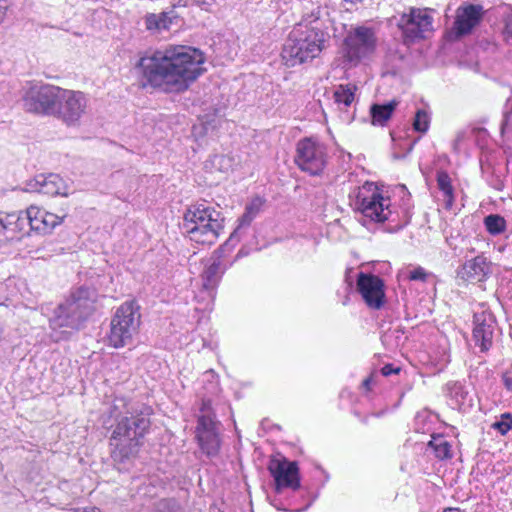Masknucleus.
<instances>
[{"label": "nucleus", "instance_id": "nucleus-1", "mask_svg": "<svg viewBox=\"0 0 512 512\" xmlns=\"http://www.w3.org/2000/svg\"><path fill=\"white\" fill-rule=\"evenodd\" d=\"M204 54L197 48L170 45L141 57L136 64L143 79V87L151 86L166 93L186 91L205 69Z\"/></svg>", "mask_w": 512, "mask_h": 512}, {"label": "nucleus", "instance_id": "nucleus-2", "mask_svg": "<svg viewBox=\"0 0 512 512\" xmlns=\"http://www.w3.org/2000/svg\"><path fill=\"white\" fill-rule=\"evenodd\" d=\"M150 414L147 408L116 418L109 446L111 459L119 471L128 470L138 457L151 427Z\"/></svg>", "mask_w": 512, "mask_h": 512}, {"label": "nucleus", "instance_id": "nucleus-3", "mask_svg": "<svg viewBox=\"0 0 512 512\" xmlns=\"http://www.w3.org/2000/svg\"><path fill=\"white\" fill-rule=\"evenodd\" d=\"M349 200L354 212L360 214L358 221L367 228L370 224H383L388 221L395 223L393 228L387 229L392 233L403 229L409 222L399 221L398 213L391 208L390 199L385 198L372 182H365L361 187H356L349 194Z\"/></svg>", "mask_w": 512, "mask_h": 512}, {"label": "nucleus", "instance_id": "nucleus-4", "mask_svg": "<svg viewBox=\"0 0 512 512\" xmlns=\"http://www.w3.org/2000/svg\"><path fill=\"white\" fill-rule=\"evenodd\" d=\"M329 41V32H323L318 27L303 28V23H299L289 33L283 45L282 60L287 67L312 61L326 48Z\"/></svg>", "mask_w": 512, "mask_h": 512}, {"label": "nucleus", "instance_id": "nucleus-5", "mask_svg": "<svg viewBox=\"0 0 512 512\" xmlns=\"http://www.w3.org/2000/svg\"><path fill=\"white\" fill-rule=\"evenodd\" d=\"M221 211L201 200L188 206L183 215L181 228L190 240L201 244H213L224 229Z\"/></svg>", "mask_w": 512, "mask_h": 512}, {"label": "nucleus", "instance_id": "nucleus-6", "mask_svg": "<svg viewBox=\"0 0 512 512\" xmlns=\"http://www.w3.org/2000/svg\"><path fill=\"white\" fill-rule=\"evenodd\" d=\"M96 289L80 286L73 290L67 300L60 304L50 320L53 328L79 330L96 310Z\"/></svg>", "mask_w": 512, "mask_h": 512}, {"label": "nucleus", "instance_id": "nucleus-7", "mask_svg": "<svg viewBox=\"0 0 512 512\" xmlns=\"http://www.w3.org/2000/svg\"><path fill=\"white\" fill-rule=\"evenodd\" d=\"M140 318L139 306L135 301L122 303L111 318L108 344L116 349L132 344L133 336L140 326Z\"/></svg>", "mask_w": 512, "mask_h": 512}, {"label": "nucleus", "instance_id": "nucleus-8", "mask_svg": "<svg viewBox=\"0 0 512 512\" xmlns=\"http://www.w3.org/2000/svg\"><path fill=\"white\" fill-rule=\"evenodd\" d=\"M60 89L50 84L32 85L22 96L23 109L28 113L54 117Z\"/></svg>", "mask_w": 512, "mask_h": 512}, {"label": "nucleus", "instance_id": "nucleus-9", "mask_svg": "<svg viewBox=\"0 0 512 512\" xmlns=\"http://www.w3.org/2000/svg\"><path fill=\"white\" fill-rule=\"evenodd\" d=\"M432 11L427 8L410 7L407 13L401 14L396 24L402 32L405 44L424 39L426 32L433 31Z\"/></svg>", "mask_w": 512, "mask_h": 512}, {"label": "nucleus", "instance_id": "nucleus-10", "mask_svg": "<svg viewBox=\"0 0 512 512\" xmlns=\"http://www.w3.org/2000/svg\"><path fill=\"white\" fill-rule=\"evenodd\" d=\"M326 157L325 146L312 138L301 139L296 145L294 161L301 171L311 176L323 173L327 163Z\"/></svg>", "mask_w": 512, "mask_h": 512}, {"label": "nucleus", "instance_id": "nucleus-11", "mask_svg": "<svg viewBox=\"0 0 512 512\" xmlns=\"http://www.w3.org/2000/svg\"><path fill=\"white\" fill-rule=\"evenodd\" d=\"M54 117L67 126H76L85 114L88 99L81 91L60 89Z\"/></svg>", "mask_w": 512, "mask_h": 512}, {"label": "nucleus", "instance_id": "nucleus-12", "mask_svg": "<svg viewBox=\"0 0 512 512\" xmlns=\"http://www.w3.org/2000/svg\"><path fill=\"white\" fill-rule=\"evenodd\" d=\"M268 471L274 479V489L280 493L284 488L298 490L301 487L299 467L296 461L277 455L269 460Z\"/></svg>", "mask_w": 512, "mask_h": 512}, {"label": "nucleus", "instance_id": "nucleus-13", "mask_svg": "<svg viewBox=\"0 0 512 512\" xmlns=\"http://www.w3.org/2000/svg\"><path fill=\"white\" fill-rule=\"evenodd\" d=\"M376 38L372 28L358 26L351 30L344 39V55L350 62H357L373 53Z\"/></svg>", "mask_w": 512, "mask_h": 512}, {"label": "nucleus", "instance_id": "nucleus-14", "mask_svg": "<svg viewBox=\"0 0 512 512\" xmlns=\"http://www.w3.org/2000/svg\"><path fill=\"white\" fill-rule=\"evenodd\" d=\"M483 16L484 9L479 4L469 3L459 6L453 25L447 33L448 39L457 41L470 35L482 22Z\"/></svg>", "mask_w": 512, "mask_h": 512}, {"label": "nucleus", "instance_id": "nucleus-15", "mask_svg": "<svg viewBox=\"0 0 512 512\" xmlns=\"http://www.w3.org/2000/svg\"><path fill=\"white\" fill-rule=\"evenodd\" d=\"M356 288L369 308L379 310L385 304V284L383 279L379 276L359 272L356 280Z\"/></svg>", "mask_w": 512, "mask_h": 512}, {"label": "nucleus", "instance_id": "nucleus-16", "mask_svg": "<svg viewBox=\"0 0 512 512\" xmlns=\"http://www.w3.org/2000/svg\"><path fill=\"white\" fill-rule=\"evenodd\" d=\"M217 425L218 423L208 414L197 419L196 439L201 451L209 458L218 456L221 448Z\"/></svg>", "mask_w": 512, "mask_h": 512}, {"label": "nucleus", "instance_id": "nucleus-17", "mask_svg": "<svg viewBox=\"0 0 512 512\" xmlns=\"http://www.w3.org/2000/svg\"><path fill=\"white\" fill-rule=\"evenodd\" d=\"M472 338L475 345L482 353L488 352L493 346L494 331L496 326L495 316L488 311L475 313L473 316Z\"/></svg>", "mask_w": 512, "mask_h": 512}, {"label": "nucleus", "instance_id": "nucleus-18", "mask_svg": "<svg viewBox=\"0 0 512 512\" xmlns=\"http://www.w3.org/2000/svg\"><path fill=\"white\" fill-rule=\"evenodd\" d=\"M26 210L30 230L44 235L51 233L66 217V214L56 215L34 205H31Z\"/></svg>", "mask_w": 512, "mask_h": 512}, {"label": "nucleus", "instance_id": "nucleus-19", "mask_svg": "<svg viewBox=\"0 0 512 512\" xmlns=\"http://www.w3.org/2000/svg\"><path fill=\"white\" fill-rule=\"evenodd\" d=\"M491 272V263L483 255L466 261L457 269V277L469 282H483Z\"/></svg>", "mask_w": 512, "mask_h": 512}, {"label": "nucleus", "instance_id": "nucleus-20", "mask_svg": "<svg viewBox=\"0 0 512 512\" xmlns=\"http://www.w3.org/2000/svg\"><path fill=\"white\" fill-rule=\"evenodd\" d=\"M27 190L38 192L49 196H67L66 186L58 174L37 175L33 180L27 182Z\"/></svg>", "mask_w": 512, "mask_h": 512}, {"label": "nucleus", "instance_id": "nucleus-21", "mask_svg": "<svg viewBox=\"0 0 512 512\" xmlns=\"http://www.w3.org/2000/svg\"><path fill=\"white\" fill-rule=\"evenodd\" d=\"M27 226V210L8 213L0 218V235L7 240H13L17 237V234L27 233Z\"/></svg>", "mask_w": 512, "mask_h": 512}, {"label": "nucleus", "instance_id": "nucleus-22", "mask_svg": "<svg viewBox=\"0 0 512 512\" xmlns=\"http://www.w3.org/2000/svg\"><path fill=\"white\" fill-rule=\"evenodd\" d=\"M399 102L395 99L386 103H373L370 106L371 123L384 126L392 117Z\"/></svg>", "mask_w": 512, "mask_h": 512}, {"label": "nucleus", "instance_id": "nucleus-23", "mask_svg": "<svg viewBox=\"0 0 512 512\" xmlns=\"http://www.w3.org/2000/svg\"><path fill=\"white\" fill-rule=\"evenodd\" d=\"M174 11L161 12L159 14L150 13L145 17V25L147 30L161 31L169 30L174 20H177Z\"/></svg>", "mask_w": 512, "mask_h": 512}, {"label": "nucleus", "instance_id": "nucleus-24", "mask_svg": "<svg viewBox=\"0 0 512 512\" xmlns=\"http://www.w3.org/2000/svg\"><path fill=\"white\" fill-rule=\"evenodd\" d=\"M357 86L354 84H340L333 91V99L339 109H346L355 100Z\"/></svg>", "mask_w": 512, "mask_h": 512}, {"label": "nucleus", "instance_id": "nucleus-25", "mask_svg": "<svg viewBox=\"0 0 512 512\" xmlns=\"http://www.w3.org/2000/svg\"><path fill=\"white\" fill-rule=\"evenodd\" d=\"M223 271H221L220 261H214L202 273L203 287L206 290H214L218 285Z\"/></svg>", "mask_w": 512, "mask_h": 512}, {"label": "nucleus", "instance_id": "nucleus-26", "mask_svg": "<svg viewBox=\"0 0 512 512\" xmlns=\"http://www.w3.org/2000/svg\"><path fill=\"white\" fill-rule=\"evenodd\" d=\"M264 202L265 200L262 197L256 196L252 198V200L249 203L246 204L245 211L243 215L239 218L240 227H247L251 224L253 219L261 211Z\"/></svg>", "mask_w": 512, "mask_h": 512}, {"label": "nucleus", "instance_id": "nucleus-27", "mask_svg": "<svg viewBox=\"0 0 512 512\" xmlns=\"http://www.w3.org/2000/svg\"><path fill=\"white\" fill-rule=\"evenodd\" d=\"M484 225L491 235H499L506 229V221L499 214H490L484 218Z\"/></svg>", "mask_w": 512, "mask_h": 512}, {"label": "nucleus", "instance_id": "nucleus-28", "mask_svg": "<svg viewBox=\"0 0 512 512\" xmlns=\"http://www.w3.org/2000/svg\"><path fill=\"white\" fill-rule=\"evenodd\" d=\"M321 9L320 7H317V9L313 10L310 14H308L304 19L303 22V28H314L318 27L323 32H329L328 26L326 25L325 21L321 19Z\"/></svg>", "mask_w": 512, "mask_h": 512}, {"label": "nucleus", "instance_id": "nucleus-29", "mask_svg": "<svg viewBox=\"0 0 512 512\" xmlns=\"http://www.w3.org/2000/svg\"><path fill=\"white\" fill-rule=\"evenodd\" d=\"M430 126V116L424 109H418L413 119V129L416 132L425 134Z\"/></svg>", "mask_w": 512, "mask_h": 512}, {"label": "nucleus", "instance_id": "nucleus-30", "mask_svg": "<svg viewBox=\"0 0 512 512\" xmlns=\"http://www.w3.org/2000/svg\"><path fill=\"white\" fill-rule=\"evenodd\" d=\"M437 186L444 195H450L454 193L451 178L447 171L439 170L436 175Z\"/></svg>", "mask_w": 512, "mask_h": 512}, {"label": "nucleus", "instance_id": "nucleus-31", "mask_svg": "<svg viewBox=\"0 0 512 512\" xmlns=\"http://www.w3.org/2000/svg\"><path fill=\"white\" fill-rule=\"evenodd\" d=\"M179 504L175 499L163 498L154 503L151 512H178Z\"/></svg>", "mask_w": 512, "mask_h": 512}, {"label": "nucleus", "instance_id": "nucleus-32", "mask_svg": "<svg viewBox=\"0 0 512 512\" xmlns=\"http://www.w3.org/2000/svg\"><path fill=\"white\" fill-rule=\"evenodd\" d=\"M491 428L501 435H506L512 429V414L509 412L503 413L500 419L491 425Z\"/></svg>", "mask_w": 512, "mask_h": 512}, {"label": "nucleus", "instance_id": "nucleus-33", "mask_svg": "<svg viewBox=\"0 0 512 512\" xmlns=\"http://www.w3.org/2000/svg\"><path fill=\"white\" fill-rule=\"evenodd\" d=\"M243 227L238 226L236 229L231 233L230 237L226 240L224 244H222L217 252L221 253V255H224L227 252L232 251V249L235 247V245L240 241L239 233Z\"/></svg>", "mask_w": 512, "mask_h": 512}, {"label": "nucleus", "instance_id": "nucleus-34", "mask_svg": "<svg viewBox=\"0 0 512 512\" xmlns=\"http://www.w3.org/2000/svg\"><path fill=\"white\" fill-rule=\"evenodd\" d=\"M243 227L238 226L236 229L231 233L230 237L226 240L224 244H222L217 252L221 253V255H224L227 252L232 251V249L235 247V245L240 241L239 233Z\"/></svg>", "mask_w": 512, "mask_h": 512}, {"label": "nucleus", "instance_id": "nucleus-35", "mask_svg": "<svg viewBox=\"0 0 512 512\" xmlns=\"http://www.w3.org/2000/svg\"><path fill=\"white\" fill-rule=\"evenodd\" d=\"M405 333L404 327H397L395 329L387 330L381 337L383 343L390 342L392 339L394 340V344L397 346L400 344L402 337Z\"/></svg>", "mask_w": 512, "mask_h": 512}, {"label": "nucleus", "instance_id": "nucleus-36", "mask_svg": "<svg viewBox=\"0 0 512 512\" xmlns=\"http://www.w3.org/2000/svg\"><path fill=\"white\" fill-rule=\"evenodd\" d=\"M450 394L456 399L458 403L463 404L468 396V391L460 382H454L449 385Z\"/></svg>", "mask_w": 512, "mask_h": 512}, {"label": "nucleus", "instance_id": "nucleus-37", "mask_svg": "<svg viewBox=\"0 0 512 512\" xmlns=\"http://www.w3.org/2000/svg\"><path fill=\"white\" fill-rule=\"evenodd\" d=\"M429 274L422 267H417L409 272L408 278L412 281H426Z\"/></svg>", "mask_w": 512, "mask_h": 512}, {"label": "nucleus", "instance_id": "nucleus-38", "mask_svg": "<svg viewBox=\"0 0 512 512\" xmlns=\"http://www.w3.org/2000/svg\"><path fill=\"white\" fill-rule=\"evenodd\" d=\"M436 452L439 457L449 458L451 457V445L447 441H443L436 447Z\"/></svg>", "mask_w": 512, "mask_h": 512}, {"label": "nucleus", "instance_id": "nucleus-39", "mask_svg": "<svg viewBox=\"0 0 512 512\" xmlns=\"http://www.w3.org/2000/svg\"><path fill=\"white\" fill-rule=\"evenodd\" d=\"M467 132L466 130H459L456 133L455 139L452 144L453 151L458 153L460 144L466 139Z\"/></svg>", "mask_w": 512, "mask_h": 512}, {"label": "nucleus", "instance_id": "nucleus-40", "mask_svg": "<svg viewBox=\"0 0 512 512\" xmlns=\"http://www.w3.org/2000/svg\"><path fill=\"white\" fill-rule=\"evenodd\" d=\"M401 368L398 367V366H394L393 364L391 363H387L385 364L382 368H381V374L385 377L387 376H390L392 374H398L400 372Z\"/></svg>", "mask_w": 512, "mask_h": 512}, {"label": "nucleus", "instance_id": "nucleus-41", "mask_svg": "<svg viewBox=\"0 0 512 512\" xmlns=\"http://www.w3.org/2000/svg\"><path fill=\"white\" fill-rule=\"evenodd\" d=\"M505 22V32L508 36V39L512 41V8L510 13H508L504 19Z\"/></svg>", "mask_w": 512, "mask_h": 512}, {"label": "nucleus", "instance_id": "nucleus-42", "mask_svg": "<svg viewBox=\"0 0 512 512\" xmlns=\"http://www.w3.org/2000/svg\"><path fill=\"white\" fill-rule=\"evenodd\" d=\"M192 2L205 11H210L216 0H192Z\"/></svg>", "mask_w": 512, "mask_h": 512}, {"label": "nucleus", "instance_id": "nucleus-43", "mask_svg": "<svg viewBox=\"0 0 512 512\" xmlns=\"http://www.w3.org/2000/svg\"><path fill=\"white\" fill-rule=\"evenodd\" d=\"M502 381H503V385H504V387H505L508 391L512 392V377H511V376H509L508 372L503 373V375H502Z\"/></svg>", "mask_w": 512, "mask_h": 512}, {"label": "nucleus", "instance_id": "nucleus-44", "mask_svg": "<svg viewBox=\"0 0 512 512\" xmlns=\"http://www.w3.org/2000/svg\"><path fill=\"white\" fill-rule=\"evenodd\" d=\"M444 198H445V208L451 209L453 206V203L455 201L454 193H452L450 195H444Z\"/></svg>", "mask_w": 512, "mask_h": 512}, {"label": "nucleus", "instance_id": "nucleus-45", "mask_svg": "<svg viewBox=\"0 0 512 512\" xmlns=\"http://www.w3.org/2000/svg\"><path fill=\"white\" fill-rule=\"evenodd\" d=\"M418 140H419V138L415 139L414 141H412V142L409 144V146H408V148H407V151H406V153L403 155V157H404L405 155L409 154V153L413 150L414 145L416 144V142H417ZM394 158L398 159V158H400V156H398V155H396V154H395V155H394ZM401 158H402V156H401Z\"/></svg>", "mask_w": 512, "mask_h": 512}, {"label": "nucleus", "instance_id": "nucleus-46", "mask_svg": "<svg viewBox=\"0 0 512 512\" xmlns=\"http://www.w3.org/2000/svg\"><path fill=\"white\" fill-rule=\"evenodd\" d=\"M511 114H512V104H511V108H510V110H506V111H504V113H503V115H504V119H503L502 124H501V127H502V128L504 127V125H506V123H507V121H508V119H509V117H510V115H511Z\"/></svg>", "mask_w": 512, "mask_h": 512}, {"label": "nucleus", "instance_id": "nucleus-47", "mask_svg": "<svg viewBox=\"0 0 512 512\" xmlns=\"http://www.w3.org/2000/svg\"><path fill=\"white\" fill-rule=\"evenodd\" d=\"M371 382H372V379L370 377L366 378L363 380V383L362 385L366 388V389H369L370 388V385H371Z\"/></svg>", "mask_w": 512, "mask_h": 512}, {"label": "nucleus", "instance_id": "nucleus-48", "mask_svg": "<svg viewBox=\"0 0 512 512\" xmlns=\"http://www.w3.org/2000/svg\"><path fill=\"white\" fill-rule=\"evenodd\" d=\"M5 9H6V7L0 4V23L2 22V20L4 18Z\"/></svg>", "mask_w": 512, "mask_h": 512}, {"label": "nucleus", "instance_id": "nucleus-49", "mask_svg": "<svg viewBox=\"0 0 512 512\" xmlns=\"http://www.w3.org/2000/svg\"><path fill=\"white\" fill-rule=\"evenodd\" d=\"M443 512H463L462 510H460L459 508H446L444 509Z\"/></svg>", "mask_w": 512, "mask_h": 512}, {"label": "nucleus", "instance_id": "nucleus-50", "mask_svg": "<svg viewBox=\"0 0 512 512\" xmlns=\"http://www.w3.org/2000/svg\"><path fill=\"white\" fill-rule=\"evenodd\" d=\"M311 503H312V501L309 502L304 508L297 509L295 512H303V511L307 510L310 507Z\"/></svg>", "mask_w": 512, "mask_h": 512}, {"label": "nucleus", "instance_id": "nucleus-51", "mask_svg": "<svg viewBox=\"0 0 512 512\" xmlns=\"http://www.w3.org/2000/svg\"><path fill=\"white\" fill-rule=\"evenodd\" d=\"M344 1L347 3H351V4H357L359 2H362L363 0H344Z\"/></svg>", "mask_w": 512, "mask_h": 512}, {"label": "nucleus", "instance_id": "nucleus-52", "mask_svg": "<svg viewBox=\"0 0 512 512\" xmlns=\"http://www.w3.org/2000/svg\"><path fill=\"white\" fill-rule=\"evenodd\" d=\"M484 131H485L484 128H473V132L478 133V134L481 132H484Z\"/></svg>", "mask_w": 512, "mask_h": 512}, {"label": "nucleus", "instance_id": "nucleus-53", "mask_svg": "<svg viewBox=\"0 0 512 512\" xmlns=\"http://www.w3.org/2000/svg\"><path fill=\"white\" fill-rule=\"evenodd\" d=\"M360 421H361L363 424H367V423H368V416H364V417L360 418Z\"/></svg>", "mask_w": 512, "mask_h": 512}]
</instances>
